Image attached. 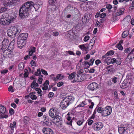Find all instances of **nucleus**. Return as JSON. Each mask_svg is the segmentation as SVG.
Returning a JSON list of instances; mask_svg holds the SVG:
<instances>
[{
    "mask_svg": "<svg viewBox=\"0 0 134 134\" xmlns=\"http://www.w3.org/2000/svg\"><path fill=\"white\" fill-rule=\"evenodd\" d=\"M30 4L28 1L25 3L20 8L19 11V16L22 19L27 18L29 15L31 8L32 7V4Z\"/></svg>",
    "mask_w": 134,
    "mask_h": 134,
    "instance_id": "obj_1",
    "label": "nucleus"
},
{
    "mask_svg": "<svg viewBox=\"0 0 134 134\" xmlns=\"http://www.w3.org/2000/svg\"><path fill=\"white\" fill-rule=\"evenodd\" d=\"M14 18L10 16H8V17L4 18L2 16L0 19V24L3 25H9L12 22Z\"/></svg>",
    "mask_w": 134,
    "mask_h": 134,
    "instance_id": "obj_2",
    "label": "nucleus"
},
{
    "mask_svg": "<svg viewBox=\"0 0 134 134\" xmlns=\"http://www.w3.org/2000/svg\"><path fill=\"white\" fill-rule=\"evenodd\" d=\"M58 113L57 108L54 107L50 109L49 111V116L54 119L58 117Z\"/></svg>",
    "mask_w": 134,
    "mask_h": 134,
    "instance_id": "obj_3",
    "label": "nucleus"
},
{
    "mask_svg": "<svg viewBox=\"0 0 134 134\" xmlns=\"http://www.w3.org/2000/svg\"><path fill=\"white\" fill-rule=\"evenodd\" d=\"M112 109L110 106H108L103 108L102 116L106 117L110 115L111 113Z\"/></svg>",
    "mask_w": 134,
    "mask_h": 134,
    "instance_id": "obj_4",
    "label": "nucleus"
},
{
    "mask_svg": "<svg viewBox=\"0 0 134 134\" xmlns=\"http://www.w3.org/2000/svg\"><path fill=\"white\" fill-rule=\"evenodd\" d=\"M17 3L16 0H7L5 1L3 3L4 5L6 7L9 6L12 7V6L15 5Z\"/></svg>",
    "mask_w": 134,
    "mask_h": 134,
    "instance_id": "obj_5",
    "label": "nucleus"
},
{
    "mask_svg": "<svg viewBox=\"0 0 134 134\" xmlns=\"http://www.w3.org/2000/svg\"><path fill=\"white\" fill-rule=\"evenodd\" d=\"M128 130L126 125H122L118 128V132L120 134H127Z\"/></svg>",
    "mask_w": 134,
    "mask_h": 134,
    "instance_id": "obj_6",
    "label": "nucleus"
},
{
    "mask_svg": "<svg viewBox=\"0 0 134 134\" xmlns=\"http://www.w3.org/2000/svg\"><path fill=\"white\" fill-rule=\"evenodd\" d=\"M11 30L13 35H14V36H15L16 35H18L21 31L19 27L17 26L12 27Z\"/></svg>",
    "mask_w": 134,
    "mask_h": 134,
    "instance_id": "obj_7",
    "label": "nucleus"
},
{
    "mask_svg": "<svg viewBox=\"0 0 134 134\" xmlns=\"http://www.w3.org/2000/svg\"><path fill=\"white\" fill-rule=\"evenodd\" d=\"M85 76L83 74H76L74 79L73 80L72 82H80L84 80L83 78Z\"/></svg>",
    "mask_w": 134,
    "mask_h": 134,
    "instance_id": "obj_8",
    "label": "nucleus"
},
{
    "mask_svg": "<svg viewBox=\"0 0 134 134\" xmlns=\"http://www.w3.org/2000/svg\"><path fill=\"white\" fill-rule=\"evenodd\" d=\"M38 86V84L37 83H36L35 80L33 81V82L31 83V88H33L35 89V90L37 92V93L38 94H40L42 92V91L39 88H36V87H37Z\"/></svg>",
    "mask_w": 134,
    "mask_h": 134,
    "instance_id": "obj_9",
    "label": "nucleus"
},
{
    "mask_svg": "<svg viewBox=\"0 0 134 134\" xmlns=\"http://www.w3.org/2000/svg\"><path fill=\"white\" fill-rule=\"evenodd\" d=\"M103 126V124L100 122L96 123L94 126V130L95 131H99L102 129Z\"/></svg>",
    "mask_w": 134,
    "mask_h": 134,
    "instance_id": "obj_10",
    "label": "nucleus"
},
{
    "mask_svg": "<svg viewBox=\"0 0 134 134\" xmlns=\"http://www.w3.org/2000/svg\"><path fill=\"white\" fill-rule=\"evenodd\" d=\"M12 50H4L3 53L4 56L6 58H10L13 55L12 54Z\"/></svg>",
    "mask_w": 134,
    "mask_h": 134,
    "instance_id": "obj_11",
    "label": "nucleus"
},
{
    "mask_svg": "<svg viewBox=\"0 0 134 134\" xmlns=\"http://www.w3.org/2000/svg\"><path fill=\"white\" fill-rule=\"evenodd\" d=\"M0 113L4 115L2 116L3 118H7L8 117V115L7 114L6 108L3 106L1 105H0Z\"/></svg>",
    "mask_w": 134,
    "mask_h": 134,
    "instance_id": "obj_12",
    "label": "nucleus"
},
{
    "mask_svg": "<svg viewBox=\"0 0 134 134\" xmlns=\"http://www.w3.org/2000/svg\"><path fill=\"white\" fill-rule=\"evenodd\" d=\"M98 84L95 82L92 83L90 84L88 86V88L92 91L96 90L97 88Z\"/></svg>",
    "mask_w": 134,
    "mask_h": 134,
    "instance_id": "obj_13",
    "label": "nucleus"
},
{
    "mask_svg": "<svg viewBox=\"0 0 134 134\" xmlns=\"http://www.w3.org/2000/svg\"><path fill=\"white\" fill-rule=\"evenodd\" d=\"M26 42V40H19V39H18L17 44L18 47L20 49H21L25 46Z\"/></svg>",
    "mask_w": 134,
    "mask_h": 134,
    "instance_id": "obj_14",
    "label": "nucleus"
},
{
    "mask_svg": "<svg viewBox=\"0 0 134 134\" xmlns=\"http://www.w3.org/2000/svg\"><path fill=\"white\" fill-rule=\"evenodd\" d=\"M70 104L64 98L62 101L60 106L62 109H65Z\"/></svg>",
    "mask_w": 134,
    "mask_h": 134,
    "instance_id": "obj_15",
    "label": "nucleus"
},
{
    "mask_svg": "<svg viewBox=\"0 0 134 134\" xmlns=\"http://www.w3.org/2000/svg\"><path fill=\"white\" fill-rule=\"evenodd\" d=\"M9 44V40L7 39H4L2 42V49L3 50L7 48Z\"/></svg>",
    "mask_w": 134,
    "mask_h": 134,
    "instance_id": "obj_16",
    "label": "nucleus"
},
{
    "mask_svg": "<svg viewBox=\"0 0 134 134\" xmlns=\"http://www.w3.org/2000/svg\"><path fill=\"white\" fill-rule=\"evenodd\" d=\"M42 132L44 134H53V132L50 128L44 127L42 129Z\"/></svg>",
    "mask_w": 134,
    "mask_h": 134,
    "instance_id": "obj_17",
    "label": "nucleus"
},
{
    "mask_svg": "<svg viewBox=\"0 0 134 134\" xmlns=\"http://www.w3.org/2000/svg\"><path fill=\"white\" fill-rule=\"evenodd\" d=\"M65 100L67 101L69 104L72 103L74 101L75 98L72 96H69L66 97L65 98Z\"/></svg>",
    "mask_w": 134,
    "mask_h": 134,
    "instance_id": "obj_18",
    "label": "nucleus"
},
{
    "mask_svg": "<svg viewBox=\"0 0 134 134\" xmlns=\"http://www.w3.org/2000/svg\"><path fill=\"white\" fill-rule=\"evenodd\" d=\"M27 37L28 35L27 33H23L20 35L18 39L19 40H25Z\"/></svg>",
    "mask_w": 134,
    "mask_h": 134,
    "instance_id": "obj_19",
    "label": "nucleus"
},
{
    "mask_svg": "<svg viewBox=\"0 0 134 134\" xmlns=\"http://www.w3.org/2000/svg\"><path fill=\"white\" fill-rule=\"evenodd\" d=\"M112 59H111L110 57H108L107 58H103V61L105 63L107 64V65H109L111 63H113Z\"/></svg>",
    "mask_w": 134,
    "mask_h": 134,
    "instance_id": "obj_20",
    "label": "nucleus"
},
{
    "mask_svg": "<svg viewBox=\"0 0 134 134\" xmlns=\"http://www.w3.org/2000/svg\"><path fill=\"white\" fill-rule=\"evenodd\" d=\"M119 76L118 75H116L115 76L111 78V80L114 84H116L119 82Z\"/></svg>",
    "mask_w": 134,
    "mask_h": 134,
    "instance_id": "obj_21",
    "label": "nucleus"
},
{
    "mask_svg": "<svg viewBox=\"0 0 134 134\" xmlns=\"http://www.w3.org/2000/svg\"><path fill=\"white\" fill-rule=\"evenodd\" d=\"M125 9L124 8H120L118 9L116 12V15L120 16L123 14Z\"/></svg>",
    "mask_w": 134,
    "mask_h": 134,
    "instance_id": "obj_22",
    "label": "nucleus"
},
{
    "mask_svg": "<svg viewBox=\"0 0 134 134\" xmlns=\"http://www.w3.org/2000/svg\"><path fill=\"white\" fill-rule=\"evenodd\" d=\"M29 2V3L30 4L32 5V7L31 8V10L32 9H35V11H36L38 9H39V7L38 5L36 4H34L33 2Z\"/></svg>",
    "mask_w": 134,
    "mask_h": 134,
    "instance_id": "obj_23",
    "label": "nucleus"
},
{
    "mask_svg": "<svg viewBox=\"0 0 134 134\" xmlns=\"http://www.w3.org/2000/svg\"><path fill=\"white\" fill-rule=\"evenodd\" d=\"M127 58L131 60L134 58V48L129 53L127 56Z\"/></svg>",
    "mask_w": 134,
    "mask_h": 134,
    "instance_id": "obj_24",
    "label": "nucleus"
},
{
    "mask_svg": "<svg viewBox=\"0 0 134 134\" xmlns=\"http://www.w3.org/2000/svg\"><path fill=\"white\" fill-rule=\"evenodd\" d=\"M64 76L61 74H57L55 77V78L54 79V81H57L58 80H61L64 78Z\"/></svg>",
    "mask_w": 134,
    "mask_h": 134,
    "instance_id": "obj_25",
    "label": "nucleus"
},
{
    "mask_svg": "<svg viewBox=\"0 0 134 134\" xmlns=\"http://www.w3.org/2000/svg\"><path fill=\"white\" fill-rule=\"evenodd\" d=\"M78 47L82 51H86L89 48V47L88 46H85V45L84 44L80 45L78 46Z\"/></svg>",
    "mask_w": 134,
    "mask_h": 134,
    "instance_id": "obj_26",
    "label": "nucleus"
},
{
    "mask_svg": "<svg viewBox=\"0 0 134 134\" xmlns=\"http://www.w3.org/2000/svg\"><path fill=\"white\" fill-rule=\"evenodd\" d=\"M49 85V81L46 80L43 84V87H42V89L44 90H47L48 88Z\"/></svg>",
    "mask_w": 134,
    "mask_h": 134,
    "instance_id": "obj_27",
    "label": "nucleus"
},
{
    "mask_svg": "<svg viewBox=\"0 0 134 134\" xmlns=\"http://www.w3.org/2000/svg\"><path fill=\"white\" fill-rule=\"evenodd\" d=\"M113 63H115L116 64L118 65H120L121 63V61H120V59L119 58H117L116 59L115 58H113L112 59Z\"/></svg>",
    "mask_w": 134,
    "mask_h": 134,
    "instance_id": "obj_28",
    "label": "nucleus"
},
{
    "mask_svg": "<svg viewBox=\"0 0 134 134\" xmlns=\"http://www.w3.org/2000/svg\"><path fill=\"white\" fill-rule=\"evenodd\" d=\"M9 127L11 129H13L14 128H16V122L15 121H14L13 122L10 123Z\"/></svg>",
    "mask_w": 134,
    "mask_h": 134,
    "instance_id": "obj_29",
    "label": "nucleus"
},
{
    "mask_svg": "<svg viewBox=\"0 0 134 134\" xmlns=\"http://www.w3.org/2000/svg\"><path fill=\"white\" fill-rule=\"evenodd\" d=\"M63 65L64 67L67 66L68 67L70 65V63L69 61H66L64 62L63 64Z\"/></svg>",
    "mask_w": 134,
    "mask_h": 134,
    "instance_id": "obj_30",
    "label": "nucleus"
},
{
    "mask_svg": "<svg viewBox=\"0 0 134 134\" xmlns=\"http://www.w3.org/2000/svg\"><path fill=\"white\" fill-rule=\"evenodd\" d=\"M76 74L75 72H73L71 73L69 75V79L70 80H71L73 79H74Z\"/></svg>",
    "mask_w": 134,
    "mask_h": 134,
    "instance_id": "obj_31",
    "label": "nucleus"
},
{
    "mask_svg": "<svg viewBox=\"0 0 134 134\" xmlns=\"http://www.w3.org/2000/svg\"><path fill=\"white\" fill-rule=\"evenodd\" d=\"M87 105V103L85 101H82V103L79 105H78L76 107H83L85 105Z\"/></svg>",
    "mask_w": 134,
    "mask_h": 134,
    "instance_id": "obj_32",
    "label": "nucleus"
},
{
    "mask_svg": "<svg viewBox=\"0 0 134 134\" xmlns=\"http://www.w3.org/2000/svg\"><path fill=\"white\" fill-rule=\"evenodd\" d=\"M103 108L102 107H100L98 108L97 111L98 113H101L102 115V116L103 112Z\"/></svg>",
    "mask_w": 134,
    "mask_h": 134,
    "instance_id": "obj_33",
    "label": "nucleus"
},
{
    "mask_svg": "<svg viewBox=\"0 0 134 134\" xmlns=\"http://www.w3.org/2000/svg\"><path fill=\"white\" fill-rule=\"evenodd\" d=\"M129 34L128 31H125L122 34V37L125 38L128 36Z\"/></svg>",
    "mask_w": 134,
    "mask_h": 134,
    "instance_id": "obj_34",
    "label": "nucleus"
},
{
    "mask_svg": "<svg viewBox=\"0 0 134 134\" xmlns=\"http://www.w3.org/2000/svg\"><path fill=\"white\" fill-rule=\"evenodd\" d=\"M41 74V70L40 68L38 69L36 72L35 73V75L36 76H39Z\"/></svg>",
    "mask_w": 134,
    "mask_h": 134,
    "instance_id": "obj_35",
    "label": "nucleus"
},
{
    "mask_svg": "<svg viewBox=\"0 0 134 134\" xmlns=\"http://www.w3.org/2000/svg\"><path fill=\"white\" fill-rule=\"evenodd\" d=\"M43 76L42 75H41L40 76L38 77V83L39 84H41L42 83V81H43Z\"/></svg>",
    "mask_w": 134,
    "mask_h": 134,
    "instance_id": "obj_36",
    "label": "nucleus"
},
{
    "mask_svg": "<svg viewBox=\"0 0 134 134\" xmlns=\"http://www.w3.org/2000/svg\"><path fill=\"white\" fill-rule=\"evenodd\" d=\"M91 119L88 118V119L87 121V122L88 123V125H91L94 122L93 121L91 120Z\"/></svg>",
    "mask_w": 134,
    "mask_h": 134,
    "instance_id": "obj_37",
    "label": "nucleus"
},
{
    "mask_svg": "<svg viewBox=\"0 0 134 134\" xmlns=\"http://www.w3.org/2000/svg\"><path fill=\"white\" fill-rule=\"evenodd\" d=\"M88 101L89 103H91V105L89 106V108L90 109H92L94 105V103L92 102V100L91 99L88 100Z\"/></svg>",
    "mask_w": 134,
    "mask_h": 134,
    "instance_id": "obj_38",
    "label": "nucleus"
},
{
    "mask_svg": "<svg viewBox=\"0 0 134 134\" xmlns=\"http://www.w3.org/2000/svg\"><path fill=\"white\" fill-rule=\"evenodd\" d=\"M114 54V52L113 51H110L108 52L106 54V55L107 56L109 55H111Z\"/></svg>",
    "mask_w": 134,
    "mask_h": 134,
    "instance_id": "obj_39",
    "label": "nucleus"
},
{
    "mask_svg": "<svg viewBox=\"0 0 134 134\" xmlns=\"http://www.w3.org/2000/svg\"><path fill=\"white\" fill-rule=\"evenodd\" d=\"M7 33L8 35L10 37H12L13 36H14V35H13V34L11 31V30H8L7 31Z\"/></svg>",
    "mask_w": 134,
    "mask_h": 134,
    "instance_id": "obj_40",
    "label": "nucleus"
},
{
    "mask_svg": "<svg viewBox=\"0 0 134 134\" xmlns=\"http://www.w3.org/2000/svg\"><path fill=\"white\" fill-rule=\"evenodd\" d=\"M84 120H82L78 121L77 122V124L79 126H81V125L84 122Z\"/></svg>",
    "mask_w": 134,
    "mask_h": 134,
    "instance_id": "obj_41",
    "label": "nucleus"
},
{
    "mask_svg": "<svg viewBox=\"0 0 134 134\" xmlns=\"http://www.w3.org/2000/svg\"><path fill=\"white\" fill-rule=\"evenodd\" d=\"M132 50V48L130 47L127 48L125 49L124 52L126 53H128L129 52L131 51Z\"/></svg>",
    "mask_w": 134,
    "mask_h": 134,
    "instance_id": "obj_42",
    "label": "nucleus"
},
{
    "mask_svg": "<svg viewBox=\"0 0 134 134\" xmlns=\"http://www.w3.org/2000/svg\"><path fill=\"white\" fill-rule=\"evenodd\" d=\"M30 98L32 100H35L37 99V96L33 94H31L30 95Z\"/></svg>",
    "mask_w": 134,
    "mask_h": 134,
    "instance_id": "obj_43",
    "label": "nucleus"
},
{
    "mask_svg": "<svg viewBox=\"0 0 134 134\" xmlns=\"http://www.w3.org/2000/svg\"><path fill=\"white\" fill-rule=\"evenodd\" d=\"M41 70L43 74L45 76H47L48 75L47 72L45 70L42 69Z\"/></svg>",
    "mask_w": 134,
    "mask_h": 134,
    "instance_id": "obj_44",
    "label": "nucleus"
},
{
    "mask_svg": "<svg viewBox=\"0 0 134 134\" xmlns=\"http://www.w3.org/2000/svg\"><path fill=\"white\" fill-rule=\"evenodd\" d=\"M87 20V19L86 16H84L82 18V21L83 23H85L86 22Z\"/></svg>",
    "mask_w": 134,
    "mask_h": 134,
    "instance_id": "obj_45",
    "label": "nucleus"
},
{
    "mask_svg": "<svg viewBox=\"0 0 134 134\" xmlns=\"http://www.w3.org/2000/svg\"><path fill=\"white\" fill-rule=\"evenodd\" d=\"M30 64L32 66H35L36 65V63L35 61L32 60L30 62Z\"/></svg>",
    "mask_w": 134,
    "mask_h": 134,
    "instance_id": "obj_46",
    "label": "nucleus"
},
{
    "mask_svg": "<svg viewBox=\"0 0 134 134\" xmlns=\"http://www.w3.org/2000/svg\"><path fill=\"white\" fill-rule=\"evenodd\" d=\"M95 59L94 58H92L90 60L89 63V65H92L94 63V61Z\"/></svg>",
    "mask_w": 134,
    "mask_h": 134,
    "instance_id": "obj_47",
    "label": "nucleus"
},
{
    "mask_svg": "<svg viewBox=\"0 0 134 134\" xmlns=\"http://www.w3.org/2000/svg\"><path fill=\"white\" fill-rule=\"evenodd\" d=\"M114 97L115 99H118V96L116 92L115 91L114 93Z\"/></svg>",
    "mask_w": 134,
    "mask_h": 134,
    "instance_id": "obj_48",
    "label": "nucleus"
},
{
    "mask_svg": "<svg viewBox=\"0 0 134 134\" xmlns=\"http://www.w3.org/2000/svg\"><path fill=\"white\" fill-rule=\"evenodd\" d=\"M66 52L67 53H66V55H68V54L73 55H74V53L73 52H72V51H66Z\"/></svg>",
    "mask_w": 134,
    "mask_h": 134,
    "instance_id": "obj_49",
    "label": "nucleus"
},
{
    "mask_svg": "<svg viewBox=\"0 0 134 134\" xmlns=\"http://www.w3.org/2000/svg\"><path fill=\"white\" fill-rule=\"evenodd\" d=\"M55 0H49L48 2L49 4L53 5L55 3Z\"/></svg>",
    "mask_w": 134,
    "mask_h": 134,
    "instance_id": "obj_50",
    "label": "nucleus"
},
{
    "mask_svg": "<svg viewBox=\"0 0 134 134\" xmlns=\"http://www.w3.org/2000/svg\"><path fill=\"white\" fill-rule=\"evenodd\" d=\"M8 90L9 91L13 92L14 91V90L13 87L12 86H9L8 88Z\"/></svg>",
    "mask_w": 134,
    "mask_h": 134,
    "instance_id": "obj_51",
    "label": "nucleus"
},
{
    "mask_svg": "<svg viewBox=\"0 0 134 134\" xmlns=\"http://www.w3.org/2000/svg\"><path fill=\"white\" fill-rule=\"evenodd\" d=\"M117 47L120 50H122L123 49V47L121 44H118L117 45Z\"/></svg>",
    "mask_w": 134,
    "mask_h": 134,
    "instance_id": "obj_52",
    "label": "nucleus"
},
{
    "mask_svg": "<svg viewBox=\"0 0 134 134\" xmlns=\"http://www.w3.org/2000/svg\"><path fill=\"white\" fill-rule=\"evenodd\" d=\"M90 38V36H86L84 38L83 40L85 42H86L89 40Z\"/></svg>",
    "mask_w": 134,
    "mask_h": 134,
    "instance_id": "obj_53",
    "label": "nucleus"
},
{
    "mask_svg": "<svg viewBox=\"0 0 134 134\" xmlns=\"http://www.w3.org/2000/svg\"><path fill=\"white\" fill-rule=\"evenodd\" d=\"M54 96V93L52 92H50L48 95L49 98L52 97Z\"/></svg>",
    "mask_w": 134,
    "mask_h": 134,
    "instance_id": "obj_54",
    "label": "nucleus"
},
{
    "mask_svg": "<svg viewBox=\"0 0 134 134\" xmlns=\"http://www.w3.org/2000/svg\"><path fill=\"white\" fill-rule=\"evenodd\" d=\"M113 82L111 81V80H109L108 81L107 84L109 86L113 85L114 83Z\"/></svg>",
    "mask_w": 134,
    "mask_h": 134,
    "instance_id": "obj_55",
    "label": "nucleus"
},
{
    "mask_svg": "<svg viewBox=\"0 0 134 134\" xmlns=\"http://www.w3.org/2000/svg\"><path fill=\"white\" fill-rule=\"evenodd\" d=\"M101 63V61L99 59L96 60L95 62V63L96 65H98L99 64Z\"/></svg>",
    "mask_w": 134,
    "mask_h": 134,
    "instance_id": "obj_56",
    "label": "nucleus"
},
{
    "mask_svg": "<svg viewBox=\"0 0 134 134\" xmlns=\"http://www.w3.org/2000/svg\"><path fill=\"white\" fill-rule=\"evenodd\" d=\"M106 7L107 9H110L112 8V7L111 5L108 4L107 5Z\"/></svg>",
    "mask_w": 134,
    "mask_h": 134,
    "instance_id": "obj_57",
    "label": "nucleus"
},
{
    "mask_svg": "<svg viewBox=\"0 0 134 134\" xmlns=\"http://www.w3.org/2000/svg\"><path fill=\"white\" fill-rule=\"evenodd\" d=\"M9 112L11 115H13L14 113V111L13 109L11 108L10 109Z\"/></svg>",
    "mask_w": 134,
    "mask_h": 134,
    "instance_id": "obj_58",
    "label": "nucleus"
},
{
    "mask_svg": "<svg viewBox=\"0 0 134 134\" xmlns=\"http://www.w3.org/2000/svg\"><path fill=\"white\" fill-rule=\"evenodd\" d=\"M63 84V83L62 82H60L58 83H57V85L58 87H60L62 86Z\"/></svg>",
    "mask_w": 134,
    "mask_h": 134,
    "instance_id": "obj_59",
    "label": "nucleus"
},
{
    "mask_svg": "<svg viewBox=\"0 0 134 134\" xmlns=\"http://www.w3.org/2000/svg\"><path fill=\"white\" fill-rule=\"evenodd\" d=\"M8 71V70L7 69H4L1 71V74H5Z\"/></svg>",
    "mask_w": 134,
    "mask_h": 134,
    "instance_id": "obj_60",
    "label": "nucleus"
},
{
    "mask_svg": "<svg viewBox=\"0 0 134 134\" xmlns=\"http://www.w3.org/2000/svg\"><path fill=\"white\" fill-rule=\"evenodd\" d=\"M130 8L131 10H133L134 8V0L132 2L131 4V6L130 7Z\"/></svg>",
    "mask_w": 134,
    "mask_h": 134,
    "instance_id": "obj_61",
    "label": "nucleus"
},
{
    "mask_svg": "<svg viewBox=\"0 0 134 134\" xmlns=\"http://www.w3.org/2000/svg\"><path fill=\"white\" fill-rule=\"evenodd\" d=\"M30 51H32L33 52H35V48L34 47H31L30 48Z\"/></svg>",
    "mask_w": 134,
    "mask_h": 134,
    "instance_id": "obj_62",
    "label": "nucleus"
},
{
    "mask_svg": "<svg viewBox=\"0 0 134 134\" xmlns=\"http://www.w3.org/2000/svg\"><path fill=\"white\" fill-rule=\"evenodd\" d=\"M55 76V75L54 74H52L50 75L49 76V77L51 79H52V80L54 81V78H55V77H54Z\"/></svg>",
    "mask_w": 134,
    "mask_h": 134,
    "instance_id": "obj_63",
    "label": "nucleus"
},
{
    "mask_svg": "<svg viewBox=\"0 0 134 134\" xmlns=\"http://www.w3.org/2000/svg\"><path fill=\"white\" fill-rule=\"evenodd\" d=\"M83 70L82 69H80L77 71V74L81 75V74H82L83 72Z\"/></svg>",
    "mask_w": 134,
    "mask_h": 134,
    "instance_id": "obj_64",
    "label": "nucleus"
}]
</instances>
